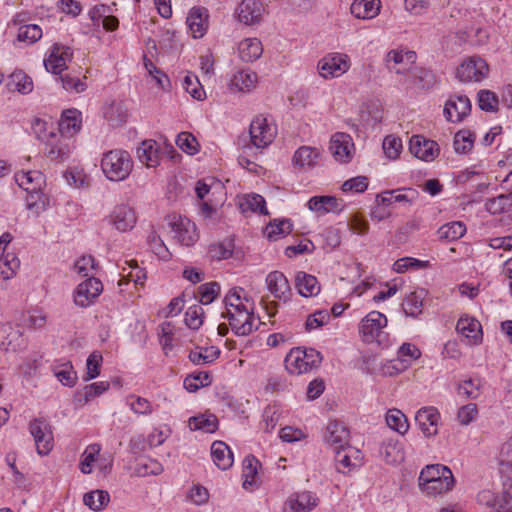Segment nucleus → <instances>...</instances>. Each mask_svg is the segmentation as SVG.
Returning a JSON list of instances; mask_svg holds the SVG:
<instances>
[{
  "label": "nucleus",
  "mask_w": 512,
  "mask_h": 512,
  "mask_svg": "<svg viewBox=\"0 0 512 512\" xmlns=\"http://www.w3.org/2000/svg\"><path fill=\"white\" fill-rule=\"evenodd\" d=\"M380 0H354L351 13L359 19H372L380 12Z\"/></svg>",
  "instance_id": "obj_34"
},
{
  "label": "nucleus",
  "mask_w": 512,
  "mask_h": 512,
  "mask_svg": "<svg viewBox=\"0 0 512 512\" xmlns=\"http://www.w3.org/2000/svg\"><path fill=\"white\" fill-rule=\"evenodd\" d=\"M383 150L389 159H396L402 151V141L393 135H388L383 140Z\"/></svg>",
  "instance_id": "obj_60"
},
{
  "label": "nucleus",
  "mask_w": 512,
  "mask_h": 512,
  "mask_svg": "<svg viewBox=\"0 0 512 512\" xmlns=\"http://www.w3.org/2000/svg\"><path fill=\"white\" fill-rule=\"evenodd\" d=\"M137 157L139 161L148 168L159 165V147L155 140H145L137 148Z\"/></svg>",
  "instance_id": "obj_31"
},
{
  "label": "nucleus",
  "mask_w": 512,
  "mask_h": 512,
  "mask_svg": "<svg viewBox=\"0 0 512 512\" xmlns=\"http://www.w3.org/2000/svg\"><path fill=\"white\" fill-rule=\"evenodd\" d=\"M82 124L81 112L77 109H68L62 113L57 131L72 138L80 131Z\"/></svg>",
  "instance_id": "obj_28"
},
{
  "label": "nucleus",
  "mask_w": 512,
  "mask_h": 512,
  "mask_svg": "<svg viewBox=\"0 0 512 512\" xmlns=\"http://www.w3.org/2000/svg\"><path fill=\"white\" fill-rule=\"evenodd\" d=\"M148 245L150 246L151 250L162 260H169L170 259V252L168 251L167 247L165 246L162 239L155 234V232H151L148 235L147 238Z\"/></svg>",
  "instance_id": "obj_63"
},
{
  "label": "nucleus",
  "mask_w": 512,
  "mask_h": 512,
  "mask_svg": "<svg viewBox=\"0 0 512 512\" xmlns=\"http://www.w3.org/2000/svg\"><path fill=\"white\" fill-rule=\"evenodd\" d=\"M15 181L19 187L30 192L41 190L45 184V177L37 170L27 172L21 171L15 174Z\"/></svg>",
  "instance_id": "obj_30"
},
{
  "label": "nucleus",
  "mask_w": 512,
  "mask_h": 512,
  "mask_svg": "<svg viewBox=\"0 0 512 512\" xmlns=\"http://www.w3.org/2000/svg\"><path fill=\"white\" fill-rule=\"evenodd\" d=\"M109 386V383L106 381H100L86 385L83 390L76 392L75 400L82 405L86 404L95 397L106 392L109 389Z\"/></svg>",
  "instance_id": "obj_40"
},
{
  "label": "nucleus",
  "mask_w": 512,
  "mask_h": 512,
  "mask_svg": "<svg viewBox=\"0 0 512 512\" xmlns=\"http://www.w3.org/2000/svg\"><path fill=\"white\" fill-rule=\"evenodd\" d=\"M102 360V355L98 351H94L89 355L86 361V373L83 376L84 381H90L100 374Z\"/></svg>",
  "instance_id": "obj_53"
},
{
  "label": "nucleus",
  "mask_w": 512,
  "mask_h": 512,
  "mask_svg": "<svg viewBox=\"0 0 512 512\" xmlns=\"http://www.w3.org/2000/svg\"><path fill=\"white\" fill-rule=\"evenodd\" d=\"M295 287L303 297H312L319 294L321 288L317 278L303 271L295 276Z\"/></svg>",
  "instance_id": "obj_29"
},
{
  "label": "nucleus",
  "mask_w": 512,
  "mask_h": 512,
  "mask_svg": "<svg viewBox=\"0 0 512 512\" xmlns=\"http://www.w3.org/2000/svg\"><path fill=\"white\" fill-rule=\"evenodd\" d=\"M211 456L215 465L222 470L229 469L234 461L232 451L223 441H215L212 443Z\"/></svg>",
  "instance_id": "obj_33"
},
{
  "label": "nucleus",
  "mask_w": 512,
  "mask_h": 512,
  "mask_svg": "<svg viewBox=\"0 0 512 512\" xmlns=\"http://www.w3.org/2000/svg\"><path fill=\"white\" fill-rule=\"evenodd\" d=\"M220 285L217 282L205 283L199 286L198 293L200 302L204 305L210 304L219 294Z\"/></svg>",
  "instance_id": "obj_61"
},
{
  "label": "nucleus",
  "mask_w": 512,
  "mask_h": 512,
  "mask_svg": "<svg viewBox=\"0 0 512 512\" xmlns=\"http://www.w3.org/2000/svg\"><path fill=\"white\" fill-rule=\"evenodd\" d=\"M211 383V376L208 372H199L189 375L184 380V386L189 392H195L200 387L208 386Z\"/></svg>",
  "instance_id": "obj_55"
},
{
  "label": "nucleus",
  "mask_w": 512,
  "mask_h": 512,
  "mask_svg": "<svg viewBox=\"0 0 512 512\" xmlns=\"http://www.w3.org/2000/svg\"><path fill=\"white\" fill-rule=\"evenodd\" d=\"M103 285L94 276L78 284L74 293V302L77 306L88 307L101 294Z\"/></svg>",
  "instance_id": "obj_11"
},
{
  "label": "nucleus",
  "mask_w": 512,
  "mask_h": 512,
  "mask_svg": "<svg viewBox=\"0 0 512 512\" xmlns=\"http://www.w3.org/2000/svg\"><path fill=\"white\" fill-rule=\"evenodd\" d=\"M208 10L204 7H194L187 17V25L194 38H201L208 29Z\"/></svg>",
  "instance_id": "obj_24"
},
{
  "label": "nucleus",
  "mask_w": 512,
  "mask_h": 512,
  "mask_svg": "<svg viewBox=\"0 0 512 512\" xmlns=\"http://www.w3.org/2000/svg\"><path fill=\"white\" fill-rule=\"evenodd\" d=\"M486 210L493 214H501L512 209V192L508 194H500L497 197L487 199L485 202Z\"/></svg>",
  "instance_id": "obj_42"
},
{
  "label": "nucleus",
  "mask_w": 512,
  "mask_h": 512,
  "mask_svg": "<svg viewBox=\"0 0 512 512\" xmlns=\"http://www.w3.org/2000/svg\"><path fill=\"white\" fill-rule=\"evenodd\" d=\"M409 150L416 158L426 162L433 161L439 154L438 144L421 135L411 137Z\"/></svg>",
  "instance_id": "obj_14"
},
{
  "label": "nucleus",
  "mask_w": 512,
  "mask_h": 512,
  "mask_svg": "<svg viewBox=\"0 0 512 512\" xmlns=\"http://www.w3.org/2000/svg\"><path fill=\"white\" fill-rule=\"evenodd\" d=\"M322 361V356L317 350L294 348L285 357V367L291 374L307 373L317 368Z\"/></svg>",
  "instance_id": "obj_3"
},
{
  "label": "nucleus",
  "mask_w": 512,
  "mask_h": 512,
  "mask_svg": "<svg viewBox=\"0 0 512 512\" xmlns=\"http://www.w3.org/2000/svg\"><path fill=\"white\" fill-rule=\"evenodd\" d=\"M478 104L481 110L494 112L497 110L498 97L489 90H480L478 93Z\"/></svg>",
  "instance_id": "obj_62"
},
{
  "label": "nucleus",
  "mask_w": 512,
  "mask_h": 512,
  "mask_svg": "<svg viewBox=\"0 0 512 512\" xmlns=\"http://www.w3.org/2000/svg\"><path fill=\"white\" fill-rule=\"evenodd\" d=\"M20 267V261L14 253H7L0 260V275L4 280L11 279Z\"/></svg>",
  "instance_id": "obj_52"
},
{
  "label": "nucleus",
  "mask_w": 512,
  "mask_h": 512,
  "mask_svg": "<svg viewBox=\"0 0 512 512\" xmlns=\"http://www.w3.org/2000/svg\"><path fill=\"white\" fill-rule=\"evenodd\" d=\"M475 135L470 130H460L454 136V149L457 153L466 154L473 148Z\"/></svg>",
  "instance_id": "obj_49"
},
{
  "label": "nucleus",
  "mask_w": 512,
  "mask_h": 512,
  "mask_svg": "<svg viewBox=\"0 0 512 512\" xmlns=\"http://www.w3.org/2000/svg\"><path fill=\"white\" fill-rule=\"evenodd\" d=\"M189 428L193 431L201 430L205 433H213L218 428V419L213 414H200L191 417L188 421Z\"/></svg>",
  "instance_id": "obj_41"
},
{
  "label": "nucleus",
  "mask_w": 512,
  "mask_h": 512,
  "mask_svg": "<svg viewBox=\"0 0 512 512\" xmlns=\"http://www.w3.org/2000/svg\"><path fill=\"white\" fill-rule=\"evenodd\" d=\"M263 12L264 7L259 0H242L237 8L239 21L246 25L258 23Z\"/></svg>",
  "instance_id": "obj_22"
},
{
  "label": "nucleus",
  "mask_w": 512,
  "mask_h": 512,
  "mask_svg": "<svg viewBox=\"0 0 512 512\" xmlns=\"http://www.w3.org/2000/svg\"><path fill=\"white\" fill-rule=\"evenodd\" d=\"M257 74L249 69L238 71L233 75L230 86L238 91L248 92L255 87Z\"/></svg>",
  "instance_id": "obj_39"
},
{
  "label": "nucleus",
  "mask_w": 512,
  "mask_h": 512,
  "mask_svg": "<svg viewBox=\"0 0 512 512\" xmlns=\"http://www.w3.org/2000/svg\"><path fill=\"white\" fill-rule=\"evenodd\" d=\"M317 68L324 79L337 78L349 70L350 59L343 53H330L318 62Z\"/></svg>",
  "instance_id": "obj_5"
},
{
  "label": "nucleus",
  "mask_w": 512,
  "mask_h": 512,
  "mask_svg": "<svg viewBox=\"0 0 512 512\" xmlns=\"http://www.w3.org/2000/svg\"><path fill=\"white\" fill-rule=\"evenodd\" d=\"M27 193L26 206L34 215L38 216L47 209L49 200L41 190Z\"/></svg>",
  "instance_id": "obj_44"
},
{
  "label": "nucleus",
  "mask_w": 512,
  "mask_h": 512,
  "mask_svg": "<svg viewBox=\"0 0 512 512\" xmlns=\"http://www.w3.org/2000/svg\"><path fill=\"white\" fill-rule=\"evenodd\" d=\"M183 86L185 90L197 100H203L205 98V91L201 86L196 75H187L184 78Z\"/></svg>",
  "instance_id": "obj_59"
},
{
  "label": "nucleus",
  "mask_w": 512,
  "mask_h": 512,
  "mask_svg": "<svg viewBox=\"0 0 512 512\" xmlns=\"http://www.w3.org/2000/svg\"><path fill=\"white\" fill-rule=\"evenodd\" d=\"M174 238L184 246L193 245L198 239L196 225L187 218L181 216H173L170 222Z\"/></svg>",
  "instance_id": "obj_13"
},
{
  "label": "nucleus",
  "mask_w": 512,
  "mask_h": 512,
  "mask_svg": "<svg viewBox=\"0 0 512 512\" xmlns=\"http://www.w3.org/2000/svg\"><path fill=\"white\" fill-rule=\"evenodd\" d=\"M471 111V102L467 96L453 95L451 96L444 107V116L448 121L460 122Z\"/></svg>",
  "instance_id": "obj_15"
},
{
  "label": "nucleus",
  "mask_w": 512,
  "mask_h": 512,
  "mask_svg": "<svg viewBox=\"0 0 512 512\" xmlns=\"http://www.w3.org/2000/svg\"><path fill=\"white\" fill-rule=\"evenodd\" d=\"M319 157V151L315 148L302 146L294 154L293 161L295 164L304 167L315 164Z\"/></svg>",
  "instance_id": "obj_51"
},
{
  "label": "nucleus",
  "mask_w": 512,
  "mask_h": 512,
  "mask_svg": "<svg viewBox=\"0 0 512 512\" xmlns=\"http://www.w3.org/2000/svg\"><path fill=\"white\" fill-rule=\"evenodd\" d=\"M329 150L335 160L348 163L354 154V143L349 134L343 132L335 133L330 140Z\"/></svg>",
  "instance_id": "obj_12"
},
{
  "label": "nucleus",
  "mask_w": 512,
  "mask_h": 512,
  "mask_svg": "<svg viewBox=\"0 0 512 512\" xmlns=\"http://www.w3.org/2000/svg\"><path fill=\"white\" fill-rule=\"evenodd\" d=\"M380 455L388 464H398L404 460V451L401 443L396 439H386L380 447Z\"/></svg>",
  "instance_id": "obj_32"
},
{
  "label": "nucleus",
  "mask_w": 512,
  "mask_h": 512,
  "mask_svg": "<svg viewBox=\"0 0 512 512\" xmlns=\"http://www.w3.org/2000/svg\"><path fill=\"white\" fill-rule=\"evenodd\" d=\"M6 86L9 91L25 95L32 92L33 81L25 72L17 70L9 75Z\"/></svg>",
  "instance_id": "obj_36"
},
{
  "label": "nucleus",
  "mask_w": 512,
  "mask_h": 512,
  "mask_svg": "<svg viewBox=\"0 0 512 512\" xmlns=\"http://www.w3.org/2000/svg\"><path fill=\"white\" fill-rule=\"evenodd\" d=\"M453 485V474L444 465H427L422 469L419 476V486L427 494H441L452 489Z\"/></svg>",
  "instance_id": "obj_1"
},
{
  "label": "nucleus",
  "mask_w": 512,
  "mask_h": 512,
  "mask_svg": "<svg viewBox=\"0 0 512 512\" xmlns=\"http://www.w3.org/2000/svg\"><path fill=\"white\" fill-rule=\"evenodd\" d=\"M83 502L94 511L101 510L109 502V494L104 490H95L84 494Z\"/></svg>",
  "instance_id": "obj_50"
},
{
  "label": "nucleus",
  "mask_w": 512,
  "mask_h": 512,
  "mask_svg": "<svg viewBox=\"0 0 512 512\" xmlns=\"http://www.w3.org/2000/svg\"><path fill=\"white\" fill-rule=\"evenodd\" d=\"M456 330L468 344H478L482 339V328L478 320L472 317H461L456 325Z\"/></svg>",
  "instance_id": "obj_26"
},
{
  "label": "nucleus",
  "mask_w": 512,
  "mask_h": 512,
  "mask_svg": "<svg viewBox=\"0 0 512 512\" xmlns=\"http://www.w3.org/2000/svg\"><path fill=\"white\" fill-rule=\"evenodd\" d=\"M308 208L319 214L340 211L342 209L339 200L333 196H314L307 202Z\"/></svg>",
  "instance_id": "obj_35"
},
{
  "label": "nucleus",
  "mask_w": 512,
  "mask_h": 512,
  "mask_svg": "<svg viewBox=\"0 0 512 512\" xmlns=\"http://www.w3.org/2000/svg\"><path fill=\"white\" fill-rule=\"evenodd\" d=\"M54 374L65 386L73 387L76 383L77 375L70 362L64 363L61 369H55Z\"/></svg>",
  "instance_id": "obj_57"
},
{
  "label": "nucleus",
  "mask_w": 512,
  "mask_h": 512,
  "mask_svg": "<svg viewBox=\"0 0 512 512\" xmlns=\"http://www.w3.org/2000/svg\"><path fill=\"white\" fill-rule=\"evenodd\" d=\"M414 84L421 90L432 89L437 83L436 75L429 69L415 68Z\"/></svg>",
  "instance_id": "obj_48"
},
{
  "label": "nucleus",
  "mask_w": 512,
  "mask_h": 512,
  "mask_svg": "<svg viewBox=\"0 0 512 512\" xmlns=\"http://www.w3.org/2000/svg\"><path fill=\"white\" fill-rule=\"evenodd\" d=\"M29 431L34 438L37 453L41 456L48 455L54 445L50 424L43 418H36L30 422Z\"/></svg>",
  "instance_id": "obj_6"
},
{
  "label": "nucleus",
  "mask_w": 512,
  "mask_h": 512,
  "mask_svg": "<svg viewBox=\"0 0 512 512\" xmlns=\"http://www.w3.org/2000/svg\"><path fill=\"white\" fill-rule=\"evenodd\" d=\"M101 451L99 444H90L81 455L79 468L83 474L92 472L93 464L97 461V457Z\"/></svg>",
  "instance_id": "obj_47"
},
{
  "label": "nucleus",
  "mask_w": 512,
  "mask_h": 512,
  "mask_svg": "<svg viewBox=\"0 0 512 512\" xmlns=\"http://www.w3.org/2000/svg\"><path fill=\"white\" fill-rule=\"evenodd\" d=\"M387 325V318L384 314L378 311H371L365 318L362 319L359 332L363 341L371 343L379 341L382 330Z\"/></svg>",
  "instance_id": "obj_9"
},
{
  "label": "nucleus",
  "mask_w": 512,
  "mask_h": 512,
  "mask_svg": "<svg viewBox=\"0 0 512 512\" xmlns=\"http://www.w3.org/2000/svg\"><path fill=\"white\" fill-rule=\"evenodd\" d=\"M74 270L82 277H91L95 271V260L92 256H82L74 264Z\"/></svg>",
  "instance_id": "obj_64"
},
{
  "label": "nucleus",
  "mask_w": 512,
  "mask_h": 512,
  "mask_svg": "<svg viewBox=\"0 0 512 512\" xmlns=\"http://www.w3.org/2000/svg\"><path fill=\"white\" fill-rule=\"evenodd\" d=\"M386 423L389 428L400 434H405L409 429V423L402 411L399 409H390L386 414Z\"/></svg>",
  "instance_id": "obj_45"
},
{
  "label": "nucleus",
  "mask_w": 512,
  "mask_h": 512,
  "mask_svg": "<svg viewBox=\"0 0 512 512\" xmlns=\"http://www.w3.org/2000/svg\"><path fill=\"white\" fill-rule=\"evenodd\" d=\"M269 292L277 299L287 301L291 294L290 284L280 271L270 272L266 277Z\"/></svg>",
  "instance_id": "obj_23"
},
{
  "label": "nucleus",
  "mask_w": 512,
  "mask_h": 512,
  "mask_svg": "<svg viewBox=\"0 0 512 512\" xmlns=\"http://www.w3.org/2000/svg\"><path fill=\"white\" fill-rule=\"evenodd\" d=\"M425 291L423 289L411 292L403 301L402 307L407 316L416 317L422 312Z\"/></svg>",
  "instance_id": "obj_43"
},
{
  "label": "nucleus",
  "mask_w": 512,
  "mask_h": 512,
  "mask_svg": "<svg viewBox=\"0 0 512 512\" xmlns=\"http://www.w3.org/2000/svg\"><path fill=\"white\" fill-rule=\"evenodd\" d=\"M136 220L134 210L125 204L116 206L109 215V223L120 232L131 230L135 226Z\"/></svg>",
  "instance_id": "obj_17"
},
{
  "label": "nucleus",
  "mask_w": 512,
  "mask_h": 512,
  "mask_svg": "<svg viewBox=\"0 0 512 512\" xmlns=\"http://www.w3.org/2000/svg\"><path fill=\"white\" fill-rule=\"evenodd\" d=\"M133 159L129 152L113 149L103 154L101 169L110 181H123L133 170Z\"/></svg>",
  "instance_id": "obj_2"
},
{
  "label": "nucleus",
  "mask_w": 512,
  "mask_h": 512,
  "mask_svg": "<svg viewBox=\"0 0 512 512\" xmlns=\"http://www.w3.org/2000/svg\"><path fill=\"white\" fill-rule=\"evenodd\" d=\"M73 53L69 47L54 45L49 57L44 60L48 72L60 74L67 68V62L71 61Z\"/></svg>",
  "instance_id": "obj_18"
},
{
  "label": "nucleus",
  "mask_w": 512,
  "mask_h": 512,
  "mask_svg": "<svg viewBox=\"0 0 512 512\" xmlns=\"http://www.w3.org/2000/svg\"><path fill=\"white\" fill-rule=\"evenodd\" d=\"M239 56L245 62L257 60L263 53V46L257 38H246L239 43Z\"/></svg>",
  "instance_id": "obj_37"
},
{
  "label": "nucleus",
  "mask_w": 512,
  "mask_h": 512,
  "mask_svg": "<svg viewBox=\"0 0 512 512\" xmlns=\"http://www.w3.org/2000/svg\"><path fill=\"white\" fill-rule=\"evenodd\" d=\"M177 146L189 155H194L199 150L197 139L189 132H181L176 139Z\"/></svg>",
  "instance_id": "obj_56"
},
{
  "label": "nucleus",
  "mask_w": 512,
  "mask_h": 512,
  "mask_svg": "<svg viewBox=\"0 0 512 512\" xmlns=\"http://www.w3.org/2000/svg\"><path fill=\"white\" fill-rule=\"evenodd\" d=\"M45 144V154L51 160L63 161L71 153L73 141L62 133L51 130L48 134L39 137Z\"/></svg>",
  "instance_id": "obj_4"
},
{
  "label": "nucleus",
  "mask_w": 512,
  "mask_h": 512,
  "mask_svg": "<svg viewBox=\"0 0 512 512\" xmlns=\"http://www.w3.org/2000/svg\"><path fill=\"white\" fill-rule=\"evenodd\" d=\"M104 117L111 127H119L126 122L127 108L123 102H112L104 110Z\"/></svg>",
  "instance_id": "obj_38"
},
{
  "label": "nucleus",
  "mask_w": 512,
  "mask_h": 512,
  "mask_svg": "<svg viewBox=\"0 0 512 512\" xmlns=\"http://www.w3.org/2000/svg\"><path fill=\"white\" fill-rule=\"evenodd\" d=\"M335 466L338 472L346 474L362 463L360 450L351 446L335 451Z\"/></svg>",
  "instance_id": "obj_16"
},
{
  "label": "nucleus",
  "mask_w": 512,
  "mask_h": 512,
  "mask_svg": "<svg viewBox=\"0 0 512 512\" xmlns=\"http://www.w3.org/2000/svg\"><path fill=\"white\" fill-rule=\"evenodd\" d=\"M417 55L414 51L400 49L390 50L384 59L386 68L397 74H404L415 64Z\"/></svg>",
  "instance_id": "obj_10"
},
{
  "label": "nucleus",
  "mask_w": 512,
  "mask_h": 512,
  "mask_svg": "<svg viewBox=\"0 0 512 512\" xmlns=\"http://www.w3.org/2000/svg\"><path fill=\"white\" fill-rule=\"evenodd\" d=\"M418 195V191L413 188H400L382 192L377 195L376 201H380L384 206H389L395 202L412 203L418 198Z\"/></svg>",
  "instance_id": "obj_27"
},
{
  "label": "nucleus",
  "mask_w": 512,
  "mask_h": 512,
  "mask_svg": "<svg viewBox=\"0 0 512 512\" xmlns=\"http://www.w3.org/2000/svg\"><path fill=\"white\" fill-rule=\"evenodd\" d=\"M222 316L228 319L231 329L238 336L249 335L256 328L254 316L249 310H241L235 315L223 313Z\"/></svg>",
  "instance_id": "obj_19"
},
{
  "label": "nucleus",
  "mask_w": 512,
  "mask_h": 512,
  "mask_svg": "<svg viewBox=\"0 0 512 512\" xmlns=\"http://www.w3.org/2000/svg\"><path fill=\"white\" fill-rule=\"evenodd\" d=\"M439 420L440 414L435 407H423L415 415V421L426 437H431L438 433Z\"/></svg>",
  "instance_id": "obj_20"
},
{
  "label": "nucleus",
  "mask_w": 512,
  "mask_h": 512,
  "mask_svg": "<svg viewBox=\"0 0 512 512\" xmlns=\"http://www.w3.org/2000/svg\"><path fill=\"white\" fill-rule=\"evenodd\" d=\"M349 436V430L343 423L331 421L326 427L325 442L336 451L349 446Z\"/></svg>",
  "instance_id": "obj_21"
},
{
  "label": "nucleus",
  "mask_w": 512,
  "mask_h": 512,
  "mask_svg": "<svg viewBox=\"0 0 512 512\" xmlns=\"http://www.w3.org/2000/svg\"><path fill=\"white\" fill-rule=\"evenodd\" d=\"M42 37V29L36 24L23 25L18 30L17 38L21 42L33 44Z\"/></svg>",
  "instance_id": "obj_54"
},
{
  "label": "nucleus",
  "mask_w": 512,
  "mask_h": 512,
  "mask_svg": "<svg viewBox=\"0 0 512 512\" xmlns=\"http://www.w3.org/2000/svg\"><path fill=\"white\" fill-rule=\"evenodd\" d=\"M317 505V498L311 492H301L289 497L284 512H309Z\"/></svg>",
  "instance_id": "obj_25"
},
{
  "label": "nucleus",
  "mask_w": 512,
  "mask_h": 512,
  "mask_svg": "<svg viewBox=\"0 0 512 512\" xmlns=\"http://www.w3.org/2000/svg\"><path fill=\"white\" fill-rule=\"evenodd\" d=\"M489 72V66L479 56H472L463 61L457 68V78L462 82L481 81Z\"/></svg>",
  "instance_id": "obj_7"
},
{
  "label": "nucleus",
  "mask_w": 512,
  "mask_h": 512,
  "mask_svg": "<svg viewBox=\"0 0 512 512\" xmlns=\"http://www.w3.org/2000/svg\"><path fill=\"white\" fill-rule=\"evenodd\" d=\"M249 135L254 147L265 148L273 142L276 131L268 124L266 117L258 115L250 124Z\"/></svg>",
  "instance_id": "obj_8"
},
{
  "label": "nucleus",
  "mask_w": 512,
  "mask_h": 512,
  "mask_svg": "<svg viewBox=\"0 0 512 512\" xmlns=\"http://www.w3.org/2000/svg\"><path fill=\"white\" fill-rule=\"evenodd\" d=\"M241 208L245 212L247 209L252 212H259L261 214H268L265 208V199L259 194L247 195L244 202L241 203Z\"/></svg>",
  "instance_id": "obj_58"
},
{
  "label": "nucleus",
  "mask_w": 512,
  "mask_h": 512,
  "mask_svg": "<svg viewBox=\"0 0 512 512\" xmlns=\"http://www.w3.org/2000/svg\"><path fill=\"white\" fill-rule=\"evenodd\" d=\"M465 232V225L462 222L454 221L441 226L437 233L440 239L454 241L461 238Z\"/></svg>",
  "instance_id": "obj_46"
}]
</instances>
